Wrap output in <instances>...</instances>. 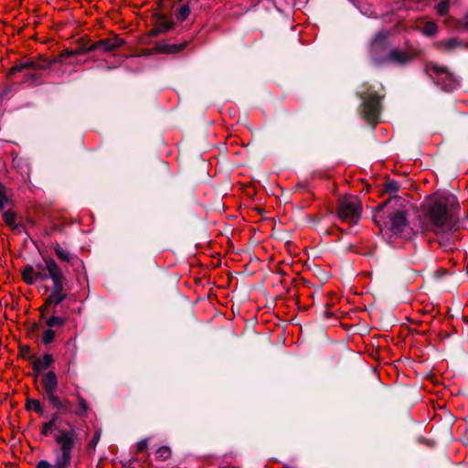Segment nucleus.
<instances>
[{"mask_svg":"<svg viewBox=\"0 0 468 468\" xmlns=\"http://www.w3.org/2000/svg\"><path fill=\"white\" fill-rule=\"evenodd\" d=\"M456 199L452 196H436L428 199L423 205L420 224L423 231L433 232L445 239L449 245V236L458 229V220L454 216Z\"/></svg>","mask_w":468,"mask_h":468,"instance_id":"obj_1","label":"nucleus"},{"mask_svg":"<svg viewBox=\"0 0 468 468\" xmlns=\"http://www.w3.org/2000/svg\"><path fill=\"white\" fill-rule=\"evenodd\" d=\"M68 426V429L58 428L49 421L43 425V435L47 436L51 430L56 431L54 440L57 448L54 450V463L41 460L37 463V468H70L74 451L81 446L82 441L75 427L69 423Z\"/></svg>","mask_w":468,"mask_h":468,"instance_id":"obj_2","label":"nucleus"},{"mask_svg":"<svg viewBox=\"0 0 468 468\" xmlns=\"http://www.w3.org/2000/svg\"><path fill=\"white\" fill-rule=\"evenodd\" d=\"M362 206L358 197L346 196L337 203L336 216L341 222L356 225L361 218Z\"/></svg>","mask_w":468,"mask_h":468,"instance_id":"obj_3","label":"nucleus"},{"mask_svg":"<svg viewBox=\"0 0 468 468\" xmlns=\"http://www.w3.org/2000/svg\"><path fill=\"white\" fill-rule=\"evenodd\" d=\"M50 272L52 276L53 289L51 293L46 300L45 306L41 310L42 313L46 306L51 304L58 305L67 297V294L64 292L63 288L64 275L61 271V269L59 267H55V265H52Z\"/></svg>","mask_w":468,"mask_h":468,"instance_id":"obj_4","label":"nucleus"},{"mask_svg":"<svg viewBox=\"0 0 468 468\" xmlns=\"http://www.w3.org/2000/svg\"><path fill=\"white\" fill-rule=\"evenodd\" d=\"M407 218L403 210H396L389 214L388 220L380 226L381 231H389L392 236L402 235L407 229Z\"/></svg>","mask_w":468,"mask_h":468,"instance_id":"obj_5","label":"nucleus"},{"mask_svg":"<svg viewBox=\"0 0 468 468\" xmlns=\"http://www.w3.org/2000/svg\"><path fill=\"white\" fill-rule=\"evenodd\" d=\"M363 100V112L367 122L374 123L378 121L381 111V98L375 94H368L367 96L361 95Z\"/></svg>","mask_w":468,"mask_h":468,"instance_id":"obj_6","label":"nucleus"},{"mask_svg":"<svg viewBox=\"0 0 468 468\" xmlns=\"http://www.w3.org/2000/svg\"><path fill=\"white\" fill-rule=\"evenodd\" d=\"M415 58V53L409 49H392L388 56L383 58L384 63H393L396 65H405Z\"/></svg>","mask_w":468,"mask_h":468,"instance_id":"obj_7","label":"nucleus"},{"mask_svg":"<svg viewBox=\"0 0 468 468\" xmlns=\"http://www.w3.org/2000/svg\"><path fill=\"white\" fill-rule=\"evenodd\" d=\"M437 76L438 81H441L446 90H452L458 85V80L442 66L433 65L431 68Z\"/></svg>","mask_w":468,"mask_h":468,"instance_id":"obj_8","label":"nucleus"},{"mask_svg":"<svg viewBox=\"0 0 468 468\" xmlns=\"http://www.w3.org/2000/svg\"><path fill=\"white\" fill-rule=\"evenodd\" d=\"M49 66H50L49 64H47L44 61L27 59L24 61H20V62L16 63L15 66H13L10 69L8 75L13 76L17 72H22V71L27 70V69L35 70V71L41 70V69H48Z\"/></svg>","mask_w":468,"mask_h":468,"instance_id":"obj_9","label":"nucleus"},{"mask_svg":"<svg viewBox=\"0 0 468 468\" xmlns=\"http://www.w3.org/2000/svg\"><path fill=\"white\" fill-rule=\"evenodd\" d=\"M123 44V40L116 36L110 38L100 39L89 46L90 50L101 49L103 52H111Z\"/></svg>","mask_w":468,"mask_h":468,"instance_id":"obj_10","label":"nucleus"},{"mask_svg":"<svg viewBox=\"0 0 468 468\" xmlns=\"http://www.w3.org/2000/svg\"><path fill=\"white\" fill-rule=\"evenodd\" d=\"M52 265H55V267H59L53 259H44L42 263H37L35 268L37 274V279L41 281L48 279L52 280L50 272Z\"/></svg>","mask_w":468,"mask_h":468,"instance_id":"obj_11","label":"nucleus"},{"mask_svg":"<svg viewBox=\"0 0 468 468\" xmlns=\"http://www.w3.org/2000/svg\"><path fill=\"white\" fill-rule=\"evenodd\" d=\"M42 387L46 394L56 392L58 388V378L53 371H48L42 377Z\"/></svg>","mask_w":468,"mask_h":468,"instance_id":"obj_12","label":"nucleus"},{"mask_svg":"<svg viewBox=\"0 0 468 468\" xmlns=\"http://www.w3.org/2000/svg\"><path fill=\"white\" fill-rule=\"evenodd\" d=\"M53 363V356L50 354H46L42 357H37L33 361V370L36 375L49 367Z\"/></svg>","mask_w":468,"mask_h":468,"instance_id":"obj_13","label":"nucleus"},{"mask_svg":"<svg viewBox=\"0 0 468 468\" xmlns=\"http://www.w3.org/2000/svg\"><path fill=\"white\" fill-rule=\"evenodd\" d=\"M22 276L23 280L27 284H34L37 281H38L36 270L32 266H27L22 272Z\"/></svg>","mask_w":468,"mask_h":468,"instance_id":"obj_14","label":"nucleus"},{"mask_svg":"<svg viewBox=\"0 0 468 468\" xmlns=\"http://www.w3.org/2000/svg\"><path fill=\"white\" fill-rule=\"evenodd\" d=\"M78 399V407L75 410H73V414L78 416H85L87 415L89 406L86 400L80 395V393H76Z\"/></svg>","mask_w":468,"mask_h":468,"instance_id":"obj_15","label":"nucleus"},{"mask_svg":"<svg viewBox=\"0 0 468 468\" xmlns=\"http://www.w3.org/2000/svg\"><path fill=\"white\" fill-rule=\"evenodd\" d=\"M55 253L59 260L64 261H70L74 259L73 255H71L66 249L59 245L55 247Z\"/></svg>","mask_w":468,"mask_h":468,"instance_id":"obj_16","label":"nucleus"},{"mask_svg":"<svg viewBox=\"0 0 468 468\" xmlns=\"http://www.w3.org/2000/svg\"><path fill=\"white\" fill-rule=\"evenodd\" d=\"M437 31L438 26L436 25V23L432 21L425 22L421 28V32L428 37L434 36L437 33Z\"/></svg>","mask_w":468,"mask_h":468,"instance_id":"obj_17","label":"nucleus"},{"mask_svg":"<svg viewBox=\"0 0 468 468\" xmlns=\"http://www.w3.org/2000/svg\"><path fill=\"white\" fill-rule=\"evenodd\" d=\"M186 43L184 44H165L161 47V51L164 53H177L184 49Z\"/></svg>","mask_w":468,"mask_h":468,"instance_id":"obj_18","label":"nucleus"},{"mask_svg":"<svg viewBox=\"0 0 468 468\" xmlns=\"http://www.w3.org/2000/svg\"><path fill=\"white\" fill-rule=\"evenodd\" d=\"M64 323H65V319H63L62 317H59V316H55V315L50 316L46 321V324L50 328L51 327H60L64 324Z\"/></svg>","mask_w":468,"mask_h":468,"instance_id":"obj_19","label":"nucleus"},{"mask_svg":"<svg viewBox=\"0 0 468 468\" xmlns=\"http://www.w3.org/2000/svg\"><path fill=\"white\" fill-rule=\"evenodd\" d=\"M3 218H4L5 222L8 226H10L12 228H16V217L15 213H13L12 211H5L3 214Z\"/></svg>","mask_w":468,"mask_h":468,"instance_id":"obj_20","label":"nucleus"},{"mask_svg":"<svg viewBox=\"0 0 468 468\" xmlns=\"http://www.w3.org/2000/svg\"><path fill=\"white\" fill-rule=\"evenodd\" d=\"M190 14V7L187 4L183 5L180 9L178 10V13L176 14V18L180 21H184L187 18V16Z\"/></svg>","mask_w":468,"mask_h":468,"instance_id":"obj_21","label":"nucleus"},{"mask_svg":"<svg viewBox=\"0 0 468 468\" xmlns=\"http://www.w3.org/2000/svg\"><path fill=\"white\" fill-rule=\"evenodd\" d=\"M101 432L100 430H96L94 434H93V437L92 439L90 441V442L88 443V451H94L100 439H101Z\"/></svg>","mask_w":468,"mask_h":468,"instance_id":"obj_22","label":"nucleus"},{"mask_svg":"<svg viewBox=\"0 0 468 468\" xmlns=\"http://www.w3.org/2000/svg\"><path fill=\"white\" fill-rule=\"evenodd\" d=\"M27 407L28 410H34L37 413L43 412V408L39 400L37 399H30L27 402Z\"/></svg>","mask_w":468,"mask_h":468,"instance_id":"obj_23","label":"nucleus"},{"mask_svg":"<svg viewBox=\"0 0 468 468\" xmlns=\"http://www.w3.org/2000/svg\"><path fill=\"white\" fill-rule=\"evenodd\" d=\"M450 6L449 0H442L436 6V11L439 16H444L447 14Z\"/></svg>","mask_w":468,"mask_h":468,"instance_id":"obj_24","label":"nucleus"},{"mask_svg":"<svg viewBox=\"0 0 468 468\" xmlns=\"http://www.w3.org/2000/svg\"><path fill=\"white\" fill-rule=\"evenodd\" d=\"M49 402L51 403V405L56 408V409H58V407H60V404L62 402V399H60L57 395H56V392H50L48 394H46Z\"/></svg>","mask_w":468,"mask_h":468,"instance_id":"obj_25","label":"nucleus"},{"mask_svg":"<svg viewBox=\"0 0 468 468\" xmlns=\"http://www.w3.org/2000/svg\"><path fill=\"white\" fill-rule=\"evenodd\" d=\"M171 454V451L168 447H160L156 452V456L158 459L165 460Z\"/></svg>","mask_w":468,"mask_h":468,"instance_id":"obj_26","label":"nucleus"},{"mask_svg":"<svg viewBox=\"0 0 468 468\" xmlns=\"http://www.w3.org/2000/svg\"><path fill=\"white\" fill-rule=\"evenodd\" d=\"M54 336H55V331L52 329H47L43 334L42 341L46 345L49 344L53 341Z\"/></svg>","mask_w":468,"mask_h":468,"instance_id":"obj_27","label":"nucleus"},{"mask_svg":"<svg viewBox=\"0 0 468 468\" xmlns=\"http://www.w3.org/2000/svg\"><path fill=\"white\" fill-rule=\"evenodd\" d=\"M58 410H59L65 413H73V410H71L70 402L68 399H62L60 407H58Z\"/></svg>","mask_w":468,"mask_h":468,"instance_id":"obj_28","label":"nucleus"},{"mask_svg":"<svg viewBox=\"0 0 468 468\" xmlns=\"http://www.w3.org/2000/svg\"><path fill=\"white\" fill-rule=\"evenodd\" d=\"M39 75L37 73H28L25 76V82L29 84H36L39 80Z\"/></svg>","mask_w":468,"mask_h":468,"instance_id":"obj_29","label":"nucleus"},{"mask_svg":"<svg viewBox=\"0 0 468 468\" xmlns=\"http://www.w3.org/2000/svg\"><path fill=\"white\" fill-rule=\"evenodd\" d=\"M73 56H76V54L74 53V50H63L59 55L58 60L61 61L62 59H64L66 58H70Z\"/></svg>","mask_w":468,"mask_h":468,"instance_id":"obj_30","label":"nucleus"},{"mask_svg":"<svg viewBox=\"0 0 468 468\" xmlns=\"http://www.w3.org/2000/svg\"><path fill=\"white\" fill-rule=\"evenodd\" d=\"M148 447V441L145 439V440H142L141 441L138 442L137 444V452H144V450H146Z\"/></svg>","mask_w":468,"mask_h":468,"instance_id":"obj_31","label":"nucleus"},{"mask_svg":"<svg viewBox=\"0 0 468 468\" xmlns=\"http://www.w3.org/2000/svg\"><path fill=\"white\" fill-rule=\"evenodd\" d=\"M92 50L89 49V46H81L79 48L74 50V53L77 55H82L88 52H91Z\"/></svg>","mask_w":468,"mask_h":468,"instance_id":"obj_32","label":"nucleus"},{"mask_svg":"<svg viewBox=\"0 0 468 468\" xmlns=\"http://www.w3.org/2000/svg\"><path fill=\"white\" fill-rule=\"evenodd\" d=\"M456 45H457V39H454V38L450 39L446 42V47L448 49H452V48H455Z\"/></svg>","mask_w":468,"mask_h":468,"instance_id":"obj_33","label":"nucleus"},{"mask_svg":"<svg viewBox=\"0 0 468 468\" xmlns=\"http://www.w3.org/2000/svg\"><path fill=\"white\" fill-rule=\"evenodd\" d=\"M387 188L390 191H397L398 186L395 182H391L387 185Z\"/></svg>","mask_w":468,"mask_h":468,"instance_id":"obj_34","label":"nucleus"},{"mask_svg":"<svg viewBox=\"0 0 468 468\" xmlns=\"http://www.w3.org/2000/svg\"><path fill=\"white\" fill-rule=\"evenodd\" d=\"M58 420V413H54V414H52L49 422L52 423L54 426H56V422Z\"/></svg>","mask_w":468,"mask_h":468,"instance_id":"obj_35","label":"nucleus"},{"mask_svg":"<svg viewBox=\"0 0 468 468\" xmlns=\"http://www.w3.org/2000/svg\"><path fill=\"white\" fill-rule=\"evenodd\" d=\"M6 198L4 195L0 194V209H2L5 204Z\"/></svg>","mask_w":468,"mask_h":468,"instance_id":"obj_36","label":"nucleus"},{"mask_svg":"<svg viewBox=\"0 0 468 468\" xmlns=\"http://www.w3.org/2000/svg\"><path fill=\"white\" fill-rule=\"evenodd\" d=\"M170 28V26L166 23H164V25L162 26V28L160 29V31H167L168 29Z\"/></svg>","mask_w":468,"mask_h":468,"instance_id":"obj_37","label":"nucleus"},{"mask_svg":"<svg viewBox=\"0 0 468 468\" xmlns=\"http://www.w3.org/2000/svg\"><path fill=\"white\" fill-rule=\"evenodd\" d=\"M464 28L466 30H468V15L466 16L465 20H464Z\"/></svg>","mask_w":468,"mask_h":468,"instance_id":"obj_38","label":"nucleus"},{"mask_svg":"<svg viewBox=\"0 0 468 468\" xmlns=\"http://www.w3.org/2000/svg\"><path fill=\"white\" fill-rule=\"evenodd\" d=\"M389 203H390V201L383 203L382 206H381V210H383L385 207H387Z\"/></svg>","mask_w":468,"mask_h":468,"instance_id":"obj_39","label":"nucleus"}]
</instances>
